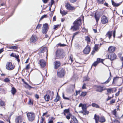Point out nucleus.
<instances>
[{"label": "nucleus", "mask_w": 123, "mask_h": 123, "mask_svg": "<svg viewBox=\"0 0 123 123\" xmlns=\"http://www.w3.org/2000/svg\"><path fill=\"white\" fill-rule=\"evenodd\" d=\"M58 45L60 46H66V45L64 44H62L61 43H59Z\"/></svg>", "instance_id": "obj_57"}, {"label": "nucleus", "mask_w": 123, "mask_h": 123, "mask_svg": "<svg viewBox=\"0 0 123 123\" xmlns=\"http://www.w3.org/2000/svg\"><path fill=\"white\" fill-rule=\"evenodd\" d=\"M6 68L9 70H11L13 69L14 68V66L10 62L7 63L6 65Z\"/></svg>", "instance_id": "obj_5"}, {"label": "nucleus", "mask_w": 123, "mask_h": 123, "mask_svg": "<svg viewBox=\"0 0 123 123\" xmlns=\"http://www.w3.org/2000/svg\"><path fill=\"white\" fill-rule=\"evenodd\" d=\"M80 112L82 113L84 115H87L89 113V111H87L86 110H82L80 111Z\"/></svg>", "instance_id": "obj_23"}, {"label": "nucleus", "mask_w": 123, "mask_h": 123, "mask_svg": "<svg viewBox=\"0 0 123 123\" xmlns=\"http://www.w3.org/2000/svg\"><path fill=\"white\" fill-rule=\"evenodd\" d=\"M65 7L67 9L69 10H74L75 8L71 6L69 3H68L65 4Z\"/></svg>", "instance_id": "obj_7"}, {"label": "nucleus", "mask_w": 123, "mask_h": 123, "mask_svg": "<svg viewBox=\"0 0 123 123\" xmlns=\"http://www.w3.org/2000/svg\"><path fill=\"white\" fill-rule=\"evenodd\" d=\"M69 1L71 3H74L76 2L77 0H69Z\"/></svg>", "instance_id": "obj_58"}, {"label": "nucleus", "mask_w": 123, "mask_h": 123, "mask_svg": "<svg viewBox=\"0 0 123 123\" xmlns=\"http://www.w3.org/2000/svg\"><path fill=\"white\" fill-rule=\"evenodd\" d=\"M85 40L86 41L87 43H89L91 41L90 38L88 36L85 37Z\"/></svg>", "instance_id": "obj_31"}, {"label": "nucleus", "mask_w": 123, "mask_h": 123, "mask_svg": "<svg viewBox=\"0 0 123 123\" xmlns=\"http://www.w3.org/2000/svg\"><path fill=\"white\" fill-rule=\"evenodd\" d=\"M92 107H95L97 108H100V107L99 105L95 103H92Z\"/></svg>", "instance_id": "obj_34"}, {"label": "nucleus", "mask_w": 123, "mask_h": 123, "mask_svg": "<svg viewBox=\"0 0 123 123\" xmlns=\"http://www.w3.org/2000/svg\"><path fill=\"white\" fill-rule=\"evenodd\" d=\"M79 32H76L75 33H74V34L73 36V37L72 39V41L73 40V39L74 38L75 36L76 35H77L78 33Z\"/></svg>", "instance_id": "obj_44"}, {"label": "nucleus", "mask_w": 123, "mask_h": 123, "mask_svg": "<svg viewBox=\"0 0 123 123\" xmlns=\"http://www.w3.org/2000/svg\"><path fill=\"white\" fill-rule=\"evenodd\" d=\"M11 92L12 93L13 95H14L16 92V90L15 88L14 87H12V89L11 90Z\"/></svg>", "instance_id": "obj_28"}, {"label": "nucleus", "mask_w": 123, "mask_h": 123, "mask_svg": "<svg viewBox=\"0 0 123 123\" xmlns=\"http://www.w3.org/2000/svg\"><path fill=\"white\" fill-rule=\"evenodd\" d=\"M76 96L78 94H79L80 93V90H79L78 91H76Z\"/></svg>", "instance_id": "obj_64"}, {"label": "nucleus", "mask_w": 123, "mask_h": 123, "mask_svg": "<svg viewBox=\"0 0 123 123\" xmlns=\"http://www.w3.org/2000/svg\"><path fill=\"white\" fill-rule=\"evenodd\" d=\"M63 50L60 49H58L56 53V58H62L64 57L63 56Z\"/></svg>", "instance_id": "obj_3"}, {"label": "nucleus", "mask_w": 123, "mask_h": 123, "mask_svg": "<svg viewBox=\"0 0 123 123\" xmlns=\"http://www.w3.org/2000/svg\"><path fill=\"white\" fill-rule=\"evenodd\" d=\"M40 123H44V119L42 117H41V121L40 122Z\"/></svg>", "instance_id": "obj_52"}, {"label": "nucleus", "mask_w": 123, "mask_h": 123, "mask_svg": "<svg viewBox=\"0 0 123 123\" xmlns=\"http://www.w3.org/2000/svg\"><path fill=\"white\" fill-rule=\"evenodd\" d=\"M27 116L29 120L32 121H33L35 118V115L33 113H28L27 114Z\"/></svg>", "instance_id": "obj_4"}, {"label": "nucleus", "mask_w": 123, "mask_h": 123, "mask_svg": "<svg viewBox=\"0 0 123 123\" xmlns=\"http://www.w3.org/2000/svg\"><path fill=\"white\" fill-rule=\"evenodd\" d=\"M112 31H109L107 32L106 33V37H108L110 39L112 35Z\"/></svg>", "instance_id": "obj_22"}, {"label": "nucleus", "mask_w": 123, "mask_h": 123, "mask_svg": "<svg viewBox=\"0 0 123 123\" xmlns=\"http://www.w3.org/2000/svg\"><path fill=\"white\" fill-rule=\"evenodd\" d=\"M47 16V15L46 14L44 15H43L42 16L41 18L40 19H42L43 18H46Z\"/></svg>", "instance_id": "obj_55"}, {"label": "nucleus", "mask_w": 123, "mask_h": 123, "mask_svg": "<svg viewBox=\"0 0 123 123\" xmlns=\"http://www.w3.org/2000/svg\"><path fill=\"white\" fill-rule=\"evenodd\" d=\"M62 96L63 98L69 100V98H66L65 97L64 94V93H63Z\"/></svg>", "instance_id": "obj_53"}, {"label": "nucleus", "mask_w": 123, "mask_h": 123, "mask_svg": "<svg viewBox=\"0 0 123 123\" xmlns=\"http://www.w3.org/2000/svg\"><path fill=\"white\" fill-rule=\"evenodd\" d=\"M105 87L104 86H96V91L101 92L104 90H105Z\"/></svg>", "instance_id": "obj_8"}, {"label": "nucleus", "mask_w": 123, "mask_h": 123, "mask_svg": "<svg viewBox=\"0 0 123 123\" xmlns=\"http://www.w3.org/2000/svg\"><path fill=\"white\" fill-rule=\"evenodd\" d=\"M87 93V92H82L80 95V96L83 97H84L86 95Z\"/></svg>", "instance_id": "obj_42"}, {"label": "nucleus", "mask_w": 123, "mask_h": 123, "mask_svg": "<svg viewBox=\"0 0 123 123\" xmlns=\"http://www.w3.org/2000/svg\"><path fill=\"white\" fill-rule=\"evenodd\" d=\"M105 118L103 116H101L100 118L99 121L100 122L102 123L105 122Z\"/></svg>", "instance_id": "obj_27"}, {"label": "nucleus", "mask_w": 123, "mask_h": 123, "mask_svg": "<svg viewBox=\"0 0 123 123\" xmlns=\"http://www.w3.org/2000/svg\"><path fill=\"white\" fill-rule=\"evenodd\" d=\"M116 109H115L113 111H112V114L115 116H116Z\"/></svg>", "instance_id": "obj_45"}, {"label": "nucleus", "mask_w": 123, "mask_h": 123, "mask_svg": "<svg viewBox=\"0 0 123 123\" xmlns=\"http://www.w3.org/2000/svg\"><path fill=\"white\" fill-rule=\"evenodd\" d=\"M82 88L83 89H85L86 88V84L85 83H84L82 87Z\"/></svg>", "instance_id": "obj_60"}, {"label": "nucleus", "mask_w": 123, "mask_h": 123, "mask_svg": "<svg viewBox=\"0 0 123 123\" xmlns=\"http://www.w3.org/2000/svg\"><path fill=\"white\" fill-rule=\"evenodd\" d=\"M54 68L55 69H57L60 65V63L59 61H56L54 62Z\"/></svg>", "instance_id": "obj_13"}, {"label": "nucleus", "mask_w": 123, "mask_h": 123, "mask_svg": "<svg viewBox=\"0 0 123 123\" xmlns=\"http://www.w3.org/2000/svg\"><path fill=\"white\" fill-rule=\"evenodd\" d=\"M73 56L72 55H71L69 56V62L70 63H72L73 61Z\"/></svg>", "instance_id": "obj_39"}, {"label": "nucleus", "mask_w": 123, "mask_h": 123, "mask_svg": "<svg viewBox=\"0 0 123 123\" xmlns=\"http://www.w3.org/2000/svg\"><path fill=\"white\" fill-rule=\"evenodd\" d=\"M73 120L75 123H78V121L76 118H74Z\"/></svg>", "instance_id": "obj_62"}, {"label": "nucleus", "mask_w": 123, "mask_h": 123, "mask_svg": "<svg viewBox=\"0 0 123 123\" xmlns=\"http://www.w3.org/2000/svg\"><path fill=\"white\" fill-rule=\"evenodd\" d=\"M9 48L11 49H17V47L15 46H13L9 47Z\"/></svg>", "instance_id": "obj_43"}, {"label": "nucleus", "mask_w": 123, "mask_h": 123, "mask_svg": "<svg viewBox=\"0 0 123 123\" xmlns=\"http://www.w3.org/2000/svg\"><path fill=\"white\" fill-rule=\"evenodd\" d=\"M44 98L45 100L46 101H49L50 99V97L49 95H46L44 96Z\"/></svg>", "instance_id": "obj_30"}, {"label": "nucleus", "mask_w": 123, "mask_h": 123, "mask_svg": "<svg viewBox=\"0 0 123 123\" xmlns=\"http://www.w3.org/2000/svg\"><path fill=\"white\" fill-rule=\"evenodd\" d=\"M39 63L42 68L44 67L46 65L45 62L43 59H41L39 60Z\"/></svg>", "instance_id": "obj_11"}, {"label": "nucleus", "mask_w": 123, "mask_h": 123, "mask_svg": "<svg viewBox=\"0 0 123 123\" xmlns=\"http://www.w3.org/2000/svg\"><path fill=\"white\" fill-rule=\"evenodd\" d=\"M116 56L114 53H112L110 55V56H109V58L111 60H113L116 59Z\"/></svg>", "instance_id": "obj_17"}, {"label": "nucleus", "mask_w": 123, "mask_h": 123, "mask_svg": "<svg viewBox=\"0 0 123 123\" xmlns=\"http://www.w3.org/2000/svg\"><path fill=\"white\" fill-rule=\"evenodd\" d=\"M112 5L115 7H117L119 6L121 3H116L112 1Z\"/></svg>", "instance_id": "obj_29"}, {"label": "nucleus", "mask_w": 123, "mask_h": 123, "mask_svg": "<svg viewBox=\"0 0 123 123\" xmlns=\"http://www.w3.org/2000/svg\"><path fill=\"white\" fill-rule=\"evenodd\" d=\"M29 104L30 105H33V102L31 99H29Z\"/></svg>", "instance_id": "obj_56"}, {"label": "nucleus", "mask_w": 123, "mask_h": 123, "mask_svg": "<svg viewBox=\"0 0 123 123\" xmlns=\"http://www.w3.org/2000/svg\"><path fill=\"white\" fill-rule=\"evenodd\" d=\"M54 93L53 92H50V94L51 96H53Z\"/></svg>", "instance_id": "obj_61"}, {"label": "nucleus", "mask_w": 123, "mask_h": 123, "mask_svg": "<svg viewBox=\"0 0 123 123\" xmlns=\"http://www.w3.org/2000/svg\"><path fill=\"white\" fill-rule=\"evenodd\" d=\"M98 62L97 61L94 62L92 66L95 67L98 64Z\"/></svg>", "instance_id": "obj_47"}, {"label": "nucleus", "mask_w": 123, "mask_h": 123, "mask_svg": "<svg viewBox=\"0 0 123 123\" xmlns=\"http://www.w3.org/2000/svg\"><path fill=\"white\" fill-rule=\"evenodd\" d=\"M97 2L99 4H103L105 1V0H96Z\"/></svg>", "instance_id": "obj_36"}, {"label": "nucleus", "mask_w": 123, "mask_h": 123, "mask_svg": "<svg viewBox=\"0 0 123 123\" xmlns=\"http://www.w3.org/2000/svg\"><path fill=\"white\" fill-rule=\"evenodd\" d=\"M41 25H38L37 26L36 29H39L40 28H41Z\"/></svg>", "instance_id": "obj_48"}, {"label": "nucleus", "mask_w": 123, "mask_h": 123, "mask_svg": "<svg viewBox=\"0 0 123 123\" xmlns=\"http://www.w3.org/2000/svg\"><path fill=\"white\" fill-rule=\"evenodd\" d=\"M71 116V114H69L67 115H66V118L68 119H69L70 118V117Z\"/></svg>", "instance_id": "obj_46"}, {"label": "nucleus", "mask_w": 123, "mask_h": 123, "mask_svg": "<svg viewBox=\"0 0 123 123\" xmlns=\"http://www.w3.org/2000/svg\"><path fill=\"white\" fill-rule=\"evenodd\" d=\"M114 123H120V122L117 120H114Z\"/></svg>", "instance_id": "obj_59"}, {"label": "nucleus", "mask_w": 123, "mask_h": 123, "mask_svg": "<svg viewBox=\"0 0 123 123\" xmlns=\"http://www.w3.org/2000/svg\"><path fill=\"white\" fill-rule=\"evenodd\" d=\"M90 48L89 46L87 45L83 50V52L85 54H88L90 51Z\"/></svg>", "instance_id": "obj_10"}, {"label": "nucleus", "mask_w": 123, "mask_h": 123, "mask_svg": "<svg viewBox=\"0 0 123 123\" xmlns=\"http://www.w3.org/2000/svg\"><path fill=\"white\" fill-rule=\"evenodd\" d=\"M24 83L27 86L26 87V88H27L29 89H30L31 88H33V87H32L31 86L29 85L26 82H24Z\"/></svg>", "instance_id": "obj_37"}, {"label": "nucleus", "mask_w": 123, "mask_h": 123, "mask_svg": "<svg viewBox=\"0 0 123 123\" xmlns=\"http://www.w3.org/2000/svg\"><path fill=\"white\" fill-rule=\"evenodd\" d=\"M87 31L86 30L85 28H83L82 29V31L83 32H86Z\"/></svg>", "instance_id": "obj_63"}, {"label": "nucleus", "mask_w": 123, "mask_h": 123, "mask_svg": "<svg viewBox=\"0 0 123 123\" xmlns=\"http://www.w3.org/2000/svg\"><path fill=\"white\" fill-rule=\"evenodd\" d=\"M22 121V117L19 116L17 117L15 119V122L17 123H20Z\"/></svg>", "instance_id": "obj_16"}, {"label": "nucleus", "mask_w": 123, "mask_h": 123, "mask_svg": "<svg viewBox=\"0 0 123 123\" xmlns=\"http://www.w3.org/2000/svg\"><path fill=\"white\" fill-rule=\"evenodd\" d=\"M107 92L111 93V92H116L117 89L115 88H111L107 89Z\"/></svg>", "instance_id": "obj_15"}, {"label": "nucleus", "mask_w": 123, "mask_h": 123, "mask_svg": "<svg viewBox=\"0 0 123 123\" xmlns=\"http://www.w3.org/2000/svg\"><path fill=\"white\" fill-rule=\"evenodd\" d=\"M108 18L105 16H103L101 17V21L103 24H105L107 23L108 22Z\"/></svg>", "instance_id": "obj_9"}, {"label": "nucleus", "mask_w": 123, "mask_h": 123, "mask_svg": "<svg viewBox=\"0 0 123 123\" xmlns=\"http://www.w3.org/2000/svg\"><path fill=\"white\" fill-rule=\"evenodd\" d=\"M57 95L56 96V98L54 99V102H56L58 101H59L60 99V97L59 96H58V94L57 93Z\"/></svg>", "instance_id": "obj_32"}, {"label": "nucleus", "mask_w": 123, "mask_h": 123, "mask_svg": "<svg viewBox=\"0 0 123 123\" xmlns=\"http://www.w3.org/2000/svg\"><path fill=\"white\" fill-rule=\"evenodd\" d=\"M75 88V84L70 85V88H69V91L70 92H74Z\"/></svg>", "instance_id": "obj_20"}, {"label": "nucleus", "mask_w": 123, "mask_h": 123, "mask_svg": "<svg viewBox=\"0 0 123 123\" xmlns=\"http://www.w3.org/2000/svg\"><path fill=\"white\" fill-rule=\"evenodd\" d=\"M5 105V102L2 101L1 99H0V106H4Z\"/></svg>", "instance_id": "obj_35"}, {"label": "nucleus", "mask_w": 123, "mask_h": 123, "mask_svg": "<svg viewBox=\"0 0 123 123\" xmlns=\"http://www.w3.org/2000/svg\"><path fill=\"white\" fill-rule=\"evenodd\" d=\"M115 102V100L114 99H112L111 101L110 102V104H111L114 103Z\"/></svg>", "instance_id": "obj_54"}, {"label": "nucleus", "mask_w": 123, "mask_h": 123, "mask_svg": "<svg viewBox=\"0 0 123 123\" xmlns=\"http://www.w3.org/2000/svg\"><path fill=\"white\" fill-rule=\"evenodd\" d=\"M94 119L96 123H98L99 121V116L96 114H95L94 117Z\"/></svg>", "instance_id": "obj_21"}, {"label": "nucleus", "mask_w": 123, "mask_h": 123, "mask_svg": "<svg viewBox=\"0 0 123 123\" xmlns=\"http://www.w3.org/2000/svg\"><path fill=\"white\" fill-rule=\"evenodd\" d=\"M60 12L63 16L65 15L67 13V12H66L64 10H60Z\"/></svg>", "instance_id": "obj_33"}, {"label": "nucleus", "mask_w": 123, "mask_h": 123, "mask_svg": "<svg viewBox=\"0 0 123 123\" xmlns=\"http://www.w3.org/2000/svg\"><path fill=\"white\" fill-rule=\"evenodd\" d=\"M64 114L65 116H66L68 114H70L69 112V109H65L64 111Z\"/></svg>", "instance_id": "obj_25"}, {"label": "nucleus", "mask_w": 123, "mask_h": 123, "mask_svg": "<svg viewBox=\"0 0 123 123\" xmlns=\"http://www.w3.org/2000/svg\"><path fill=\"white\" fill-rule=\"evenodd\" d=\"M79 107H82V110H86L87 107L86 106V104H82L81 103H80L79 106Z\"/></svg>", "instance_id": "obj_14"}, {"label": "nucleus", "mask_w": 123, "mask_h": 123, "mask_svg": "<svg viewBox=\"0 0 123 123\" xmlns=\"http://www.w3.org/2000/svg\"><path fill=\"white\" fill-rule=\"evenodd\" d=\"M65 74V71L64 69L62 68L58 69L57 72L58 76L60 78L63 77Z\"/></svg>", "instance_id": "obj_2"}, {"label": "nucleus", "mask_w": 123, "mask_h": 123, "mask_svg": "<svg viewBox=\"0 0 123 123\" xmlns=\"http://www.w3.org/2000/svg\"><path fill=\"white\" fill-rule=\"evenodd\" d=\"M111 72H110V77L108 78V79L105 82L102 83H101L102 84H106L108 83L111 80Z\"/></svg>", "instance_id": "obj_24"}, {"label": "nucleus", "mask_w": 123, "mask_h": 123, "mask_svg": "<svg viewBox=\"0 0 123 123\" xmlns=\"http://www.w3.org/2000/svg\"><path fill=\"white\" fill-rule=\"evenodd\" d=\"M81 21V20L80 19L76 20L73 23L74 26L71 27V29L73 30L74 31L79 29V27L80 26Z\"/></svg>", "instance_id": "obj_1"}, {"label": "nucleus", "mask_w": 123, "mask_h": 123, "mask_svg": "<svg viewBox=\"0 0 123 123\" xmlns=\"http://www.w3.org/2000/svg\"><path fill=\"white\" fill-rule=\"evenodd\" d=\"M30 68V64H28L26 66L25 69L26 70H28Z\"/></svg>", "instance_id": "obj_49"}, {"label": "nucleus", "mask_w": 123, "mask_h": 123, "mask_svg": "<svg viewBox=\"0 0 123 123\" xmlns=\"http://www.w3.org/2000/svg\"><path fill=\"white\" fill-rule=\"evenodd\" d=\"M94 17L96 19V21L97 22H98L99 19V17L97 16L96 14H95Z\"/></svg>", "instance_id": "obj_40"}, {"label": "nucleus", "mask_w": 123, "mask_h": 123, "mask_svg": "<svg viewBox=\"0 0 123 123\" xmlns=\"http://www.w3.org/2000/svg\"><path fill=\"white\" fill-rule=\"evenodd\" d=\"M98 45H95V47H94L93 50L92 52V54H93L95 53V51H97V50L98 49Z\"/></svg>", "instance_id": "obj_26"}, {"label": "nucleus", "mask_w": 123, "mask_h": 123, "mask_svg": "<svg viewBox=\"0 0 123 123\" xmlns=\"http://www.w3.org/2000/svg\"><path fill=\"white\" fill-rule=\"evenodd\" d=\"M4 81L6 82H8L10 81V80L8 78H6L4 79Z\"/></svg>", "instance_id": "obj_51"}, {"label": "nucleus", "mask_w": 123, "mask_h": 123, "mask_svg": "<svg viewBox=\"0 0 123 123\" xmlns=\"http://www.w3.org/2000/svg\"><path fill=\"white\" fill-rule=\"evenodd\" d=\"M41 51V52L42 53H43L44 52L46 51V54H47V48H42Z\"/></svg>", "instance_id": "obj_41"}, {"label": "nucleus", "mask_w": 123, "mask_h": 123, "mask_svg": "<svg viewBox=\"0 0 123 123\" xmlns=\"http://www.w3.org/2000/svg\"><path fill=\"white\" fill-rule=\"evenodd\" d=\"M104 60L103 59H101L100 58H97V61L98 62V63L100 62H101L102 63H103V61Z\"/></svg>", "instance_id": "obj_38"}, {"label": "nucleus", "mask_w": 123, "mask_h": 123, "mask_svg": "<svg viewBox=\"0 0 123 123\" xmlns=\"http://www.w3.org/2000/svg\"><path fill=\"white\" fill-rule=\"evenodd\" d=\"M115 49V47L111 46L109 47L108 50L109 52L111 53L114 51Z\"/></svg>", "instance_id": "obj_19"}, {"label": "nucleus", "mask_w": 123, "mask_h": 123, "mask_svg": "<svg viewBox=\"0 0 123 123\" xmlns=\"http://www.w3.org/2000/svg\"><path fill=\"white\" fill-rule=\"evenodd\" d=\"M10 55L11 56L13 57L16 58L17 60V61H18V62H20V60L19 59V56L18 55H17L15 54L12 53Z\"/></svg>", "instance_id": "obj_18"}, {"label": "nucleus", "mask_w": 123, "mask_h": 123, "mask_svg": "<svg viewBox=\"0 0 123 123\" xmlns=\"http://www.w3.org/2000/svg\"><path fill=\"white\" fill-rule=\"evenodd\" d=\"M49 29V25L47 23L43 24V26L42 28V32L43 33L46 34Z\"/></svg>", "instance_id": "obj_6"}, {"label": "nucleus", "mask_w": 123, "mask_h": 123, "mask_svg": "<svg viewBox=\"0 0 123 123\" xmlns=\"http://www.w3.org/2000/svg\"><path fill=\"white\" fill-rule=\"evenodd\" d=\"M90 78H89L87 77H85L84 78V81H88L89 80Z\"/></svg>", "instance_id": "obj_50"}, {"label": "nucleus", "mask_w": 123, "mask_h": 123, "mask_svg": "<svg viewBox=\"0 0 123 123\" xmlns=\"http://www.w3.org/2000/svg\"><path fill=\"white\" fill-rule=\"evenodd\" d=\"M37 40V37L35 35H33L30 39V42L31 43H34Z\"/></svg>", "instance_id": "obj_12"}]
</instances>
